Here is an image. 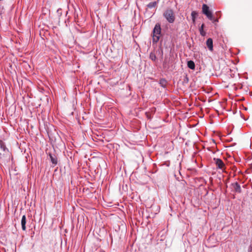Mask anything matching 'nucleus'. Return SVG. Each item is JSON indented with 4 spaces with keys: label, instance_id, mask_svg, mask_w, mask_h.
<instances>
[{
    "label": "nucleus",
    "instance_id": "nucleus-13",
    "mask_svg": "<svg viewBox=\"0 0 252 252\" xmlns=\"http://www.w3.org/2000/svg\"><path fill=\"white\" fill-rule=\"evenodd\" d=\"M150 59L153 61H156L157 60V57L155 54L154 53H151L150 54Z\"/></svg>",
    "mask_w": 252,
    "mask_h": 252
},
{
    "label": "nucleus",
    "instance_id": "nucleus-3",
    "mask_svg": "<svg viewBox=\"0 0 252 252\" xmlns=\"http://www.w3.org/2000/svg\"><path fill=\"white\" fill-rule=\"evenodd\" d=\"M161 32L160 26L159 24H157L153 30V40L155 42L158 41L159 35Z\"/></svg>",
    "mask_w": 252,
    "mask_h": 252
},
{
    "label": "nucleus",
    "instance_id": "nucleus-16",
    "mask_svg": "<svg viewBox=\"0 0 252 252\" xmlns=\"http://www.w3.org/2000/svg\"><path fill=\"white\" fill-rule=\"evenodd\" d=\"M249 252H252V246L251 247V249L250 250Z\"/></svg>",
    "mask_w": 252,
    "mask_h": 252
},
{
    "label": "nucleus",
    "instance_id": "nucleus-14",
    "mask_svg": "<svg viewBox=\"0 0 252 252\" xmlns=\"http://www.w3.org/2000/svg\"><path fill=\"white\" fill-rule=\"evenodd\" d=\"M156 2H150V3H149V4L148 5V6L149 7V8H152L153 7H154L156 5Z\"/></svg>",
    "mask_w": 252,
    "mask_h": 252
},
{
    "label": "nucleus",
    "instance_id": "nucleus-9",
    "mask_svg": "<svg viewBox=\"0 0 252 252\" xmlns=\"http://www.w3.org/2000/svg\"><path fill=\"white\" fill-rule=\"evenodd\" d=\"M187 64L189 68L191 69H194L195 68V64L192 61H188Z\"/></svg>",
    "mask_w": 252,
    "mask_h": 252
},
{
    "label": "nucleus",
    "instance_id": "nucleus-8",
    "mask_svg": "<svg viewBox=\"0 0 252 252\" xmlns=\"http://www.w3.org/2000/svg\"><path fill=\"white\" fill-rule=\"evenodd\" d=\"M26 217L25 215H23L22 218V220H21V225H22V228L23 230H25L26 229Z\"/></svg>",
    "mask_w": 252,
    "mask_h": 252
},
{
    "label": "nucleus",
    "instance_id": "nucleus-1",
    "mask_svg": "<svg viewBox=\"0 0 252 252\" xmlns=\"http://www.w3.org/2000/svg\"><path fill=\"white\" fill-rule=\"evenodd\" d=\"M163 16L170 23H173L175 21V15L172 9H167L163 13Z\"/></svg>",
    "mask_w": 252,
    "mask_h": 252
},
{
    "label": "nucleus",
    "instance_id": "nucleus-11",
    "mask_svg": "<svg viewBox=\"0 0 252 252\" xmlns=\"http://www.w3.org/2000/svg\"><path fill=\"white\" fill-rule=\"evenodd\" d=\"M204 27V24H203L201 25V27L199 28L200 33L203 36H204L206 35V32L204 31V30H203Z\"/></svg>",
    "mask_w": 252,
    "mask_h": 252
},
{
    "label": "nucleus",
    "instance_id": "nucleus-6",
    "mask_svg": "<svg viewBox=\"0 0 252 252\" xmlns=\"http://www.w3.org/2000/svg\"><path fill=\"white\" fill-rule=\"evenodd\" d=\"M206 45L210 51L213 50V41L212 38H209L207 40Z\"/></svg>",
    "mask_w": 252,
    "mask_h": 252
},
{
    "label": "nucleus",
    "instance_id": "nucleus-10",
    "mask_svg": "<svg viewBox=\"0 0 252 252\" xmlns=\"http://www.w3.org/2000/svg\"><path fill=\"white\" fill-rule=\"evenodd\" d=\"M50 159L53 164L56 165L57 164V158L56 157L53 156L51 154H49Z\"/></svg>",
    "mask_w": 252,
    "mask_h": 252
},
{
    "label": "nucleus",
    "instance_id": "nucleus-4",
    "mask_svg": "<svg viewBox=\"0 0 252 252\" xmlns=\"http://www.w3.org/2000/svg\"><path fill=\"white\" fill-rule=\"evenodd\" d=\"M8 153V150L6 147L4 142L0 140V158Z\"/></svg>",
    "mask_w": 252,
    "mask_h": 252
},
{
    "label": "nucleus",
    "instance_id": "nucleus-2",
    "mask_svg": "<svg viewBox=\"0 0 252 252\" xmlns=\"http://www.w3.org/2000/svg\"><path fill=\"white\" fill-rule=\"evenodd\" d=\"M202 12L210 20L213 21L214 22H218L217 20H214L213 19L212 13L211 11H210L209 7L206 4H203L202 5Z\"/></svg>",
    "mask_w": 252,
    "mask_h": 252
},
{
    "label": "nucleus",
    "instance_id": "nucleus-15",
    "mask_svg": "<svg viewBox=\"0 0 252 252\" xmlns=\"http://www.w3.org/2000/svg\"><path fill=\"white\" fill-rule=\"evenodd\" d=\"M184 81L186 83H188V82H189V78H188V77H187V75L185 77Z\"/></svg>",
    "mask_w": 252,
    "mask_h": 252
},
{
    "label": "nucleus",
    "instance_id": "nucleus-5",
    "mask_svg": "<svg viewBox=\"0 0 252 252\" xmlns=\"http://www.w3.org/2000/svg\"><path fill=\"white\" fill-rule=\"evenodd\" d=\"M214 161L217 168L221 169L223 171H224L226 168L225 165L221 159L218 158H214Z\"/></svg>",
    "mask_w": 252,
    "mask_h": 252
},
{
    "label": "nucleus",
    "instance_id": "nucleus-7",
    "mask_svg": "<svg viewBox=\"0 0 252 252\" xmlns=\"http://www.w3.org/2000/svg\"><path fill=\"white\" fill-rule=\"evenodd\" d=\"M232 186L233 187V189L237 192L240 193L241 192V189L240 185L237 183L235 182L233 184H232Z\"/></svg>",
    "mask_w": 252,
    "mask_h": 252
},
{
    "label": "nucleus",
    "instance_id": "nucleus-12",
    "mask_svg": "<svg viewBox=\"0 0 252 252\" xmlns=\"http://www.w3.org/2000/svg\"><path fill=\"white\" fill-rule=\"evenodd\" d=\"M197 15V13L193 11L191 12V17H192V21L193 23L195 22V18H196V16Z\"/></svg>",
    "mask_w": 252,
    "mask_h": 252
}]
</instances>
